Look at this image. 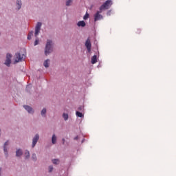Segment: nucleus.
I'll use <instances>...</instances> for the list:
<instances>
[{
  "label": "nucleus",
  "instance_id": "6e6552de",
  "mask_svg": "<svg viewBox=\"0 0 176 176\" xmlns=\"http://www.w3.org/2000/svg\"><path fill=\"white\" fill-rule=\"evenodd\" d=\"M39 140V135L36 134L32 140V148H34L35 146L36 145V142H38V140Z\"/></svg>",
  "mask_w": 176,
  "mask_h": 176
},
{
  "label": "nucleus",
  "instance_id": "6ab92c4d",
  "mask_svg": "<svg viewBox=\"0 0 176 176\" xmlns=\"http://www.w3.org/2000/svg\"><path fill=\"white\" fill-rule=\"evenodd\" d=\"M63 118H64V120H67L68 119V118H69V116H68V114L64 113L63 114Z\"/></svg>",
  "mask_w": 176,
  "mask_h": 176
},
{
  "label": "nucleus",
  "instance_id": "c85d7f7f",
  "mask_svg": "<svg viewBox=\"0 0 176 176\" xmlns=\"http://www.w3.org/2000/svg\"><path fill=\"white\" fill-rule=\"evenodd\" d=\"M74 140H78V137H76V138H74Z\"/></svg>",
  "mask_w": 176,
  "mask_h": 176
},
{
  "label": "nucleus",
  "instance_id": "a878e982",
  "mask_svg": "<svg viewBox=\"0 0 176 176\" xmlns=\"http://www.w3.org/2000/svg\"><path fill=\"white\" fill-rule=\"evenodd\" d=\"M53 171V166H49V173H52Z\"/></svg>",
  "mask_w": 176,
  "mask_h": 176
},
{
  "label": "nucleus",
  "instance_id": "5701e85b",
  "mask_svg": "<svg viewBox=\"0 0 176 176\" xmlns=\"http://www.w3.org/2000/svg\"><path fill=\"white\" fill-rule=\"evenodd\" d=\"M41 115L42 116H45V115H46V109H43L41 111Z\"/></svg>",
  "mask_w": 176,
  "mask_h": 176
},
{
  "label": "nucleus",
  "instance_id": "1a4fd4ad",
  "mask_svg": "<svg viewBox=\"0 0 176 176\" xmlns=\"http://www.w3.org/2000/svg\"><path fill=\"white\" fill-rule=\"evenodd\" d=\"M23 108H25V109L28 111L29 113H34V110L32 109V107L28 105H24Z\"/></svg>",
  "mask_w": 176,
  "mask_h": 176
},
{
  "label": "nucleus",
  "instance_id": "a211bd4d",
  "mask_svg": "<svg viewBox=\"0 0 176 176\" xmlns=\"http://www.w3.org/2000/svg\"><path fill=\"white\" fill-rule=\"evenodd\" d=\"M25 159L30 158V151L28 150L25 151Z\"/></svg>",
  "mask_w": 176,
  "mask_h": 176
},
{
  "label": "nucleus",
  "instance_id": "c756f323",
  "mask_svg": "<svg viewBox=\"0 0 176 176\" xmlns=\"http://www.w3.org/2000/svg\"><path fill=\"white\" fill-rule=\"evenodd\" d=\"M26 89H30V86H28Z\"/></svg>",
  "mask_w": 176,
  "mask_h": 176
},
{
  "label": "nucleus",
  "instance_id": "f3484780",
  "mask_svg": "<svg viewBox=\"0 0 176 176\" xmlns=\"http://www.w3.org/2000/svg\"><path fill=\"white\" fill-rule=\"evenodd\" d=\"M76 116H78V118H83V113L79 112V111H76Z\"/></svg>",
  "mask_w": 176,
  "mask_h": 176
},
{
  "label": "nucleus",
  "instance_id": "f257e3e1",
  "mask_svg": "<svg viewBox=\"0 0 176 176\" xmlns=\"http://www.w3.org/2000/svg\"><path fill=\"white\" fill-rule=\"evenodd\" d=\"M52 46H53V41H52V40H47V44L45 45V56L50 54V53H52V52H53Z\"/></svg>",
  "mask_w": 176,
  "mask_h": 176
},
{
  "label": "nucleus",
  "instance_id": "9d476101",
  "mask_svg": "<svg viewBox=\"0 0 176 176\" xmlns=\"http://www.w3.org/2000/svg\"><path fill=\"white\" fill-rule=\"evenodd\" d=\"M77 25L78 27H85L86 26V23H85L83 21H80L78 22Z\"/></svg>",
  "mask_w": 176,
  "mask_h": 176
},
{
  "label": "nucleus",
  "instance_id": "4be33fe9",
  "mask_svg": "<svg viewBox=\"0 0 176 176\" xmlns=\"http://www.w3.org/2000/svg\"><path fill=\"white\" fill-rule=\"evenodd\" d=\"M72 2V0H67L66 1V6H71V3Z\"/></svg>",
  "mask_w": 176,
  "mask_h": 176
},
{
  "label": "nucleus",
  "instance_id": "7ed1b4c3",
  "mask_svg": "<svg viewBox=\"0 0 176 176\" xmlns=\"http://www.w3.org/2000/svg\"><path fill=\"white\" fill-rule=\"evenodd\" d=\"M23 60H25V55L21 54L20 53H17L15 54V60L14 64L17 63H20L21 61H23Z\"/></svg>",
  "mask_w": 176,
  "mask_h": 176
},
{
  "label": "nucleus",
  "instance_id": "bb28decb",
  "mask_svg": "<svg viewBox=\"0 0 176 176\" xmlns=\"http://www.w3.org/2000/svg\"><path fill=\"white\" fill-rule=\"evenodd\" d=\"M38 43H39V40L36 39V41L34 42V46H36V45H38Z\"/></svg>",
  "mask_w": 176,
  "mask_h": 176
},
{
  "label": "nucleus",
  "instance_id": "dca6fc26",
  "mask_svg": "<svg viewBox=\"0 0 176 176\" xmlns=\"http://www.w3.org/2000/svg\"><path fill=\"white\" fill-rule=\"evenodd\" d=\"M16 5H18V6H17L18 10L21 9V0H17Z\"/></svg>",
  "mask_w": 176,
  "mask_h": 176
},
{
  "label": "nucleus",
  "instance_id": "ddd939ff",
  "mask_svg": "<svg viewBox=\"0 0 176 176\" xmlns=\"http://www.w3.org/2000/svg\"><path fill=\"white\" fill-rule=\"evenodd\" d=\"M52 144H56L57 142V137H56V135L54 134L52 138Z\"/></svg>",
  "mask_w": 176,
  "mask_h": 176
},
{
  "label": "nucleus",
  "instance_id": "39448f33",
  "mask_svg": "<svg viewBox=\"0 0 176 176\" xmlns=\"http://www.w3.org/2000/svg\"><path fill=\"white\" fill-rule=\"evenodd\" d=\"M11 58H12V54H7L6 60L5 62V65H7V67H10V64L12 63V60H10Z\"/></svg>",
  "mask_w": 176,
  "mask_h": 176
},
{
  "label": "nucleus",
  "instance_id": "393cba45",
  "mask_svg": "<svg viewBox=\"0 0 176 176\" xmlns=\"http://www.w3.org/2000/svg\"><path fill=\"white\" fill-rule=\"evenodd\" d=\"M32 160H34L35 162L36 160V155L33 154L32 156Z\"/></svg>",
  "mask_w": 176,
  "mask_h": 176
},
{
  "label": "nucleus",
  "instance_id": "f8f14e48",
  "mask_svg": "<svg viewBox=\"0 0 176 176\" xmlns=\"http://www.w3.org/2000/svg\"><path fill=\"white\" fill-rule=\"evenodd\" d=\"M97 63V55H94L91 58V64H96Z\"/></svg>",
  "mask_w": 176,
  "mask_h": 176
},
{
  "label": "nucleus",
  "instance_id": "f03ea898",
  "mask_svg": "<svg viewBox=\"0 0 176 176\" xmlns=\"http://www.w3.org/2000/svg\"><path fill=\"white\" fill-rule=\"evenodd\" d=\"M112 5V1L111 0H107L106 1L105 3H104L100 7V10L102 11V10H107L108 9H109V8H111Z\"/></svg>",
  "mask_w": 176,
  "mask_h": 176
},
{
  "label": "nucleus",
  "instance_id": "b1692460",
  "mask_svg": "<svg viewBox=\"0 0 176 176\" xmlns=\"http://www.w3.org/2000/svg\"><path fill=\"white\" fill-rule=\"evenodd\" d=\"M89 14L87 12V13L85 14V15L84 16L83 19H84V20H87L88 18H89Z\"/></svg>",
  "mask_w": 176,
  "mask_h": 176
},
{
  "label": "nucleus",
  "instance_id": "0eeeda50",
  "mask_svg": "<svg viewBox=\"0 0 176 176\" xmlns=\"http://www.w3.org/2000/svg\"><path fill=\"white\" fill-rule=\"evenodd\" d=\"M85 46L87 49L88 53H90L91 52V43L90 42V39L87 38L85 42Z\"/></svg>",
  "mask_w": 176,
  "mask_h": 176
},
{
  "label": "nucleus",
  "instance_id": "2eb2a0df",
  "mask_svg": "<svg viewBox=\"0 0 176 176\" xmlns=\"http://www.w3.org/2000/svg\"><path fill=\"white\" fill-rule=\"evenodd\" d=\"M8 141L6 142L4 144V152L6 155H8V148H6L7 145H8Z\"/></svg>",
  "mask_w": 176,
  "mask_h": 176
},
{
  "label": "nucleus",
  "instance_id": "4468645a",
  "mask_svg": "<svg viewBox=\"0 0 176 176\" xmlns=\"http://www.w3.org/2000/svg\"><path fill=\"white\" fill-rule=\"evenodd\" d=\"M49 63H50V60H49V59H47V60L44 62L43 65H44V67H45V68H48V67H49Z\"/></svg>",
  "mask_w": 176,
  "mask_h": 176
},
{
  "label": "nucleus",
  "instance_id": "cd10ccee",
  "mask_svg": "<svg viewBox=\"0 0 176 176\" xmlns=\"http://www.w3.org/2000/svg\"><path fill=\"white\" fill-rule=\"evenodd\" d=\"M62 140H63V144H65V139L63 138Z\"/></svg>",
  "mask_w": 176,
  "mask_h": 176
},
{
  "label": "nucleus",
  "instance_id": "423d86ee",
  "mask_svg": "<svg viewBox=\"0 0 176 176\" xmlns=\"http://www.w3.org/2000/svg\"><path fill=\"white\" fill-rule=\"evenodd\" d=\"M102 11H97V12L94 14V21H98V20H102V15L100 14Z\"/></svg>",
  "mask_w": 176,
  "mask_h": 176
},
{
  "label": "nucleus",
  "instance_id": "412c9836",
  "mask_svg": "<svg viewBox=\"0 0 176 176\" xmlns=\"http://www.w3.org/2000/svg\"><path fill=\"white\" fill-rule=\"evenodd\" d=\"M52 163L54 164H58V163H60V160H52Z\"/></svg>",
  "mask_w": 176,
  "mask_h": 176
},
{
  "label": "nucleus",
  "instance_id": "9b49d317",
  "mask_svg": "<svg viewBox=\"0 0 176 176\" xmlns=\"http://www.w3.org/2000/svg\"><path fill=\"white\" fill-rule=\"evenodd\" d=\"M21 155H23V151H21V149L16 150V156L17 157H19L21 156Z\"/></svg>",
  "mask_w": 176,
  "mask_h": 176
},
{
  "label": "nucleus",
  "instance_id": "20e7f679",
  "mask_svg": "<svg viewBox=\"0 0 176 176\" xmlns=\"http://www.w3.org/2000/svg\"><path fill=\"white\" fill-rule=\"evenodd\" d=\"M42 27V23L41 22H38L36 25V28H35V33H34V35L36 37L38 36L39 32H41V28Z\"/></svg>",
  "mask_w": 176,
  "mask_h": 176
},
{
  "label": "nucleus",
  "instance_id": "aec40b11",
  "mask_svg": "<svg viewBox=\"0 0 176 176\" xmlns=\"http://www.w3.org/2000/svg\"><path fill=\"white\" fill-rule=\"evenodd\" d=\"M32 35H34V32H30L28 35V39L30 40L31 39V36H32Z\"/></svg>",
  "mask_w": 176,
  "mask_h": 176
}]
</instances>
